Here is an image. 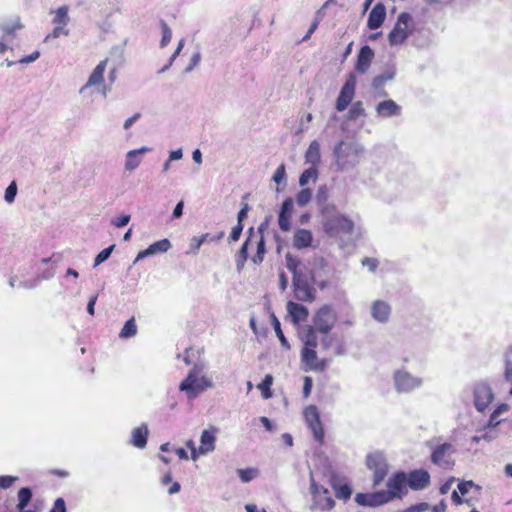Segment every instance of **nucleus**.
<instances>
[{
    "label": "nucleus",
    "mask_w": 512,
    "mask_h": 512,
    "mask_svg": "<svg viewBox=\"0 0 512 512\" xmlns=\"http://www.w3.org/2000/svg\"><path fill=\"white\" fill-rule=\"evenodd\" d=\"M407 474L403 471L395 472L387 481V490L373 493H357L355 502L360 506L376 507L391 502L395 498L401 499L407 494Z\"/></svg>",
    "instance_id": "1"
},
{
    "label": "nucleus",
    "mask_w": 512,
    "mask_h": 512,
    "mask_svg": "<svg viewBox=\"0 0 512 512\" xmlns=\"http://www.w3.org/2000/svg\"><path fill=\"white\" fill-rule=\"evenodd\" d=\"M286 267L293 274L294 295L300 301L311 302L314 300V289L310 284L313 279L311 272L305 264L291 253L285 256Z\"/></svg>",
    "instance_id": "2"
},
{
    "label": "nucleus",
    "mask_w": 512,
    "mask_h": 512,
    "mask_svg": "<svg viewBox=\"0 0 512 512\" xmlns=\"http://www.w3.org/2000/svg\"><path fill=\"white\" fill-rule=\"evenodd\" d=\"M321 224L329 237L349 235L354 229V222L340 213L333 204H325L321 208Z\"/></svg>",
    "instance_id": "3"
},
{
    "label": "nucleus",
    "mask_w": 512,
    "mask_h": 512,
    "mask_svg": "<svg viewBox=\"0 0 512 512\" xmlns=\"http://www.w3.org/2000/svg\"><path fill=\"white\" fill-rule=\"evenodd\" d=\"M205 369V363H195L179 384V390L184 392L188 399H195L202 392L214 387L213 380L205 374Z\"/></svg>",
    "instance_id": "4"
},
{
    "label": "nucleus",
    "mask_w": 512,
    "mask_h": 512,
    "mask_svg": "<svg viewBox=\"0 0 512 512\" xmlns=\"http://www.w3.org/2000/svg\"><path fill=\"white\" fill-rule=\"evenodd\" d=\"M426 446L430 450V460L435 466L443 470H451L455 466L454 455L457 449L453 443L438 436L429 439Z\"/></svg>",
    "instance_id": "5"
},
{
    "label": "nucleus",
    "mask_w": 512,
    "mask_h": 512,
    "mask_svg": "<svg viewBox=\"0 0 512 512\" xmlns=\"http://www.w3.org/2000/svg\"><path fill=\"white\" fill-rule=\"evenodd\" d=\"M301 340L304 347L301 350V361L305 371L322 372L326 369L328 362L324 358H319L316 352L318 345V336L310 330L309 333H301Z\"/></svg>",
    "instance_id": "6"
},
{
    "label": "nucleus",
    "mask_w": 512,
    "mask_h": 512,
    "mask_svg": "<svg viewBox=\"0 0 512 512\" xmlns=\"http://www.w3.org/2000/svg\"><path fill=\"white\" fill-rule=\"evenodd\" d=\"M363 153V147L356 142L340 141L334 148L335 164L341 171L355 167Z\"/></svg>",
    "instance_id": "7"
},
{
    "label": "nucleus",
    "mask_w": 512,
    "mask_h": 512,
    "mask_svg": "<svg viewBox=\"0 0 512 512\" xmlns=\"http://www.w3.org/2000/svg\"><path fill=\"white\" fill-rule=\"evenodd\" d=\"M336 322L337 315L334 309L329 305H324L314 314L312 325L307 326L301 333H309L311 330L314 335L317 333L328 334Z\"/></svg>",
    "instance_id": "8"
},
{
    "label": "nucleus",
    "mask_w": 512,
    "mask_h": 512,
    "mask_svg": "<svg viewBox=\"0 0 512 512\" xmlns=\"http://www.w3.org/2000/svg\"><path fill=\"white\" fill-rule=\"evenodd\" d=\"M310 494L312 496V502L310 510H321L330 511L335 506V501L332 498L329 490L320 485L316 480L313 472H310Z\"/></svg>",
    "instance_id": "9"
},
{
    "label": "nucleus",
    "mask_w": 512,
    "mask_h": 512,
    "mask_svg": "<svg viewBox=\"0 0 512 512\" xmlns=\"http://www.w3.org/2000/svg\"><path fill=\"white\" fill-rule=\"evenodd\" d=\"M412 31V17L407 12L398 15L393 29L388 34V41L391 46L400 45L405 42Z\"/></svg>",
    "instance_id": "10"
},
{
    "label": "nucleus",
    "mask_w": 512,
    "mask_h": 512,
    "mask_svg": "<svg viewBox=\"0 0 512 512\" xmlns=\"http://www.w3.org/2000/svg\"><path fill=\"white\" fill-rule=\"evenodd\" d=\"M366 465L369 470L373 471V486H379L389 471V465L384 454L380 451L368 454Z\"/></svg>",
    "instance_id": "11"
},
{
    "label": "nucleus",
    "mask_w": 512,
    "mask_h": 512,
    "mask_svg": "<svg viewBox=\"0 0 512 512\" xmlns=\"http://www.w3.org/2000/svg\"><path fill=\"white\" fill-rule=\"evenodd\" d=\"M394 386L399 393H409L413 390L420 388L423 384V379L412 375L405 369H398L393 374Z\"/></svg>",
    "instance_id": "12"
},
{
    "label": "nucleus",
    "mask_w": 512,
    "mask_h": 512,
    "mask_svg": "<svg viewBox=\"0 0 512 512\" xmlns=\"http://www.w3.org/2000/svg\"><path fill=\"white\" fill-rule=\"evenodd\" d=\"M473 403L478 412L483 413L494 399L491 386L484 381L477 382L472 387Z\"/></svg>",
    "instance_id": "13"
},
{
    "label": "nucleus",
    "mask_w": 512,
    "mask_h": 512,
    "mask_svg": "<svg viewBox=\"0 0 512 512\" xmlns=\"http://www.w3.org/2000/svg\"><path fill=\"white\" fill-rule=\"evenodd\" d=\"M357 79L355 74L350 73L346 79V82L342 86L338 98L336 100V109L342 112L347 109L349 104L354 98L356 89Z\"/></svg>",
    "instance_id": "14"
},
{
    "label": "nucleus",
    "mask_w": 512,
    "mask_h": 512,
    "mask_svg": "<svg viewBox=\"0 0 512 512\" xmlns=\"http://www.w3.org/2000/svg\"><path fill=\"white\" fill-rule=\"evenodd\" d=\"M304 418L308 427L311 429L315 440L319 444H322L324 441V430L317 407L310 405L305 408Z\"/></svg>",
    "instance_id": "15"
},
{
    "label": "nucleus",
    "mask_w": 512,
    "mask_h": 512,
    "mask_svg": "<svg viewBox=\"0 0 512 512\" xmlns=\"http://www.w3.org/2000/svg\"><path fill=\"white\" fill-rule=\"evenodd\" d=\"M108 59H104L100 61L96 67L93 69L91 74L88 77V80L85 85H83L79 89V93L83 94L87 89L95 86L103 85L102 95L106 97L108 88L104 85V73L107 67Z\"/></svg>",
    "instance_id": "16"
},
{
    "label": "nucleus",
    "mask_w": 512,
    "mask_h": 512,
    "mask_svg": "<svg viewBox=\"0 0 512 512\" xmlns=\"http://www.w3.org/2000/svg\"><path fill=\"white\" fill-rule=\"evenodd\" d=\"M430 474L425 469H415L407 475V485L411 490L419 491L427 488L430 484Z\"/></svg>",
    "instance_id": "17"
},
{
    "label": "nucleus",
    "mask_w": 512,
    "mask_h": 512,
    "mask_svg": "<svg viewBox=\"0 0 512 512\" xmlns=\"http://www.w3.org/2000/svg\"><path fill=\"white\" fill-rule=\"evenodd\" d=\"M152 151L151 147L143 146L138 149L129 150L125 155L124 169L128 172L136 170L143 161L146 153Z\"/></svg>",
    "instance_id": "18"
},
{
    "label": "nucleus",
    "mask_w": 512,
    "mask_h": 512,
    "mask_svg": "<svg viewBox=\"0 0 512 512\" xmlns=\"http://www.w3.org/2000/svg\"><path fill=\"white\" fill-rule=\"evenodd\" d=\"M171 248V243L168 239H161L159 241H156L148 246V248L140 251L135 260L134 264L139 262L142 259H145L150 256H154L156 254L165 253Z\"/></svg>",
    "instance_id": "19"
},
{
    "label": "nucleus",
    "mask_w": 512,
    "mask_h": 512,
    "mask_svg": "<svg viewBox=\"0 0 512 512\" xmlns=\"http://www.w3.org/2000/svg\"><path fill=\"white\" fill-rule=\"evenodd\" d=\"M324 350H332L334 356H342L346 353L344 342L336 334H324L321 339Z\"/></svg>",
    "instance_id": "20"
},
{
    "label": "nucleus",
    "mask_w": 512,
    "mask_h": 512,
    "mask_svg": "<svg viewBox=\"0 0 512 512\" xmlns=\"http://www.w3.org/2000/svg\"><path fill=\"white\" fill-rule=\"evenodd\" d=\"M217 431L218 430L216 427H210L209 429L202 431L200 437V446L198 448L199 454L205 455L215 450Z\"/></svg>",
    "instance_id": "21"
},
{
    "label": "nucleus",
    "mask_w": 512,
    "mask_h": 512,
    "mask_svg": "<svg viewBox=\"0 0 512 512\" xmlns=\"http://www.w3.org/2000/svg\"><path fill=\"white\" fill-rule=\"evenodd\" d=\"M293 200L292 198H286L280 208L278 215V224L283 232H288L291 229V217L293 213Z\"/></svg>",
    "instance_id": "22"
},
{
    "label": "nucleus",
    "mask_w": 512,
    "mask_h": 512,
    "mask_svg": "<svg viewBox=\"0 0 512 512\" xmlns=\"http://www.w3.org/2000/svg\"><path fill=\"white\" fill-rule=\"evenodd\" d=\"M374 51L370 48V46H363L357 55V60L355 63V70L360 74H365L374 59Z\"/></svg>",
    "instance_id": "23"
},
{
    "label": "nucleus",
    "mask_w": 512,
    "mask_h": 512,
    "mask_svg": "<svg viewBox=\"0 0 512 512\" xmlns=\"http://www.w3.org/2000/svg\"><path fill=\"white\" fill-rule=\"evenodd\" d=\"M391 315V306L383 300H376L371 305V316L379 323L388 322Z\"/></svg>",
    "instance_id": "24"
},
{
    "label": "nucleus",
    "mask_w": 512,
    "mask_h": 512,
    "mask_svg": "<svg viewBox=\"0 0 512 512\" xmlns=\"http://www.w3.org/2000/svg\"><path fill=\"white\" fill-rule=\"evenodd\" d=\"M329 484L335 492V496L341 500H349L352 494V489L349 484H341L340 478L337 474L331 473L329 475Z\"/></svg>",
    "instance_id": "25"
},
{
    "label": "nucleus",
    "mask_w": 512,
    "mask_h": 512,
    "mask_svg": "<svg viewBox=\"0 0 512 512\" xmlns=\"http://www.w3.org/2000/svg\"><path fill=\"white\" fill-rule=\"evenodd\" d=\"M375 110L378 116L384 118L399 116L402 112L401 106L392 99L379 102Z\"/></svg>",
    "instance_id": "26"
},
{
    "label": "nucleus",
    "mask_w": 512,
    "mask_h": 512,
    "mask_svg": "<svg viewBox=\"0 0 512 512\" xmlns=\"http://www.w3.org/2000/svg\"><path fill=\"white\" fill-rule=\"evenodd\" d=\"M386 17V8L382 3L376 4L369 13L367 26L371 30L378 29Z\"/></svg>",
    "instance_id": "27"
},
{
    "label": "nucleus",
    "mask_w": 512,
    "mask_h": 512,
    "mask_svg": "<svg viewBox=\"0 0 512 512\" xmlns=\"http://www.w3.org/2000/svg\"><path fill=\"white\" fill-rule=\"evenodd\" d=\"M148 427L145 423L132 430L130 444L136 448L143 449L147 445Z\"/></svg>",
    "instance_id": "28"
},
{
    "label": "nucleus",
    "mask_w": 512,
    "mask_h": 512,
    "mask_svg": "<svg viewBox=\"0 0 512 512\" xmlns=\"http://www.w3.org/2000/svg\"><path fill=\"white\" fill-rule=\"evenodd\" d=\"M313 241L312 232L308 229H297L293 235V246L297 249H304L311 246Z\"/></svg>",
    "instance_id": "29"
},
{
    "label": "nucleus",
    "mask_w": 512,
    "mask_h": 512,
    "mask_svg": "<svg viewBox=\"0 0 512 512\" xmlns=\"http://www.w3.org/2000/svg\"><path fill=\"white\" fill-rule=\"evenodd\" d=\"M287 311L294 323L305 321L308 317V309L293 301L287 303Z\"/></svg>",
    "instance_id": "30"
},
{
    "label": "nucleus",
    "mask_w": 512,
    "mask_h": 512,
    "mask_svg": "<svg viewBox=\"0 0 512 512\" xmlns=\"http://www.w3.org/2000/svg\"><path fill=\"white\" fill-rule=\"evenodd\" d=\"M321 160L320 154V143L317 140H313L306 152H305V162L310 164L313 167H316Z\"/></svg>",
    "instance_id": "31"
},
{
    "label": "nucleus",
    "mask_w": 512,
    "mask_h": 512,
    "mask_svg": "<svg viewBox=\"0 0 512 512\" xmlns=\"http://www.w3.org/2000/svg\"><path fill=\"white\" fill-rule=\"evenodd\" d=\"M396 69L394 66L387 67L381 74L377 75L372 80V87L374 89H379L384 86V84L395 77Z\"/></svg>",
    "instance_id": "32"
},
{
    "label": "nucleus",
    "mask_w": 512,
    "mask_h": 512,
    "mask_svg": "<svg viewBox=\"0 0 512 512\" xmlns=\"http://www.w3.org/2000/svg\"><path fill=\"white\" fill-rule=\"evenodd\" d=\"M68 12H69V7L67 5L60 6L57 9L51 11V13L54 14L52 23L54 25L66 27L68 25V23L70 22V17H69Z\"/></svg>",
    "instance_id": "33"
},
{
    "label": "nucleus",
    "mask_w": 512,
    "mask_h": 512,
    "mask_svg": "<svg viewBox=\"0 0 512 512\" xmlns=\"http://www.w3.org/2000/svg\"><path fill=\"white\" fill-rule=\"evenodd\" d=\"M504 380L511 384L509 395L512 396V346H510L504 353Z\"/></svg>",
    "instance_id": "34"
},
{
    "label": "nucleus",
    "mask_w": 512,
    "mask_h": 512,
    "mask_svg": "<svg viewBox=\"0 0 512 512\" xmlns=\"http://www.w3.org/2000/svg\"><path fill=\"white\" fill-rule=\"evenodd\" d=\"M17 499H18L17 510L22 511L23 509H27V506L32 499L31 489L28 487H23V488L19 489V491L17 493Z\"/></svg>",
    "instance_id": "35"
},
{
    "label": "nucleus",
    "mask_w": 512,
    "mask_h": 512,
    "mask_svg": "<svg viewBox=\"0 0 512 512\" xmlns=\"http://www.w3.org/2000/svg\"><path fill=\"white\" fill-rule=\"evenodd\" d=\"M137 325L134 317L127 320L119 332V338L121 339H129L134 337L137 334Z\"/></svg>",
    "instance_id": "36"
},
{
    "label": "nucleus",
    "mask_w": 512,
    "mask_h": 512,
    "mask_svg": "<svg viewBox=\"0 0 512 512\" xmlns=\"http://www.w3.org/2000/svg\"><path fill=\"white\" fill-rule=\"evenodd\" d=\"M273 383V377L270 374H267L263 381L258 385V389L261 391V394L264 399H269L272 397L271 385Z\"/></svg>",
    "instance_id": "37"
},
{
    "label": "nucleus",
    "mask_w": 512,
    "mask_h": 512,
    "mask_svg": "<svg viewBox=\"0 0 512 512\" xmlns=\"http://www.w3.org/2000/svg\"><path fill=\"white\" fill-rule=\"evenodd\" d=\"M250 241H251V238L248 237L236 256V266H237L238 270L242 269V267L244 266V263L246 262V260L248 258V244Z\"/></svg>",
    "instance_id": "38"
},
{
    "label": "nucleus",
    "mask_w": 512,
    "mask_h": 512,
    "mask_svg": "<svg viewBox=\"0 0 512 512\" xmlns=\"http://www.w3.org/2000/svg\"><path fill=\"white\" fill-rule=\"evenodd\" d=\"M318 177V171L316 167L311 166L310 168L304 170L299 178L300 186L304 187L308 184L309 180H316Z\"/></svg>",
    "instance_id": "39"
},
{
    "label": "nucleus",
    "mask_w": 512,
    "mask_h": 512,
    "mask_svg": "<svg viewBox=\"0 0 512 512\" xmlns=\"http://www.w3.org/2000/svg\"><path fill=\"white\" fill-rule=\"evenodd\" d=\"M365 115V110L363 108V104L361 101H357L352 104L350 110L348 111V118L350 120H356L361 116Z\"/></svg>",
    "instance_id": "40"
},
{
    "label": "nucleus",
    "mask_w": 512,
    "mask_h": 512,
    "mask_svg": "<svg viewBox=\"0 0 512 512\" xmlns=\"http://www.w3.org/2000/svg\"><path fill=\"white\" fill-rule=\"evenodd\" d=\"M272 324H273L275 333L281 342V345L285 348H289L290 347L289 343H288L287 339L285 338L283 331L281 329V326H280V322L275 315L272 316Z\"/></svg>",
    "instance_id": "41"
},
{
    "label": "nucleus",
    "mask_w": 512,
    "mask_h": 512,
    "mask_svg": "<svg viewBox=\"0 0 512 512\" xmlns=\"http://www.w3.org/2000/svg\"><path fill=\"white\" fill-rule=\"evenodd\" d=\"M265 242L263 236H260V239L257 241V253L252 257V261L254 264H260L265 255Z\"/></svg>",
    "instance_id": "42"
},
{
    "label": "nucleus",
    "mask_w": 512,
    "mask_h": 512,
    "mask_svg": "<svg viewBox=\"0 0 512 512\" xmlns=\"http://www.w3.org/2000/svg\"><path fill=\"white\" fill-rule=\"evenodd\" d=\"M312 198V192L308 188L302 189L296 196V202L299 206H305L310 202Z\"/></svg>",
    "instance_id": "43"
},
{
    "label": "nucleus",
    "mask_w": 512,
    "mask_h": 512,
    "mask_svg": "<svg viewBox=\"0 0 512 512\" xmlns=\"http://www.w3.org/2000/svg\"><path fill=\"white\" fill-rule=\"evenodd\" d=\"M115 245H111L105 249H103L94 259V267H97L101 263L105 262L111 255L114 250Z\"/></svg>",
    "instance_id": "44"
},
{
    "label": "nucleus",
    "mask_w": 512,
    "mask_h": 512,
    "mask_svg": "<svg viewBox=\"0 0 512 512\" xmlns=\"http://www.w3.org/2000/svg\"><path fill=\"white\" fill-rule=\"evenodd\" d=\"M237 473L243 483L250 482L257 474L256 469L246 468V469H238Z\"/></svg>",
    "instance_id": "45"
},
{
    "label": "nucleus",
    "mask_w": 512,
    "mask_h": 512,
    "mask_svg": "<svg viewBox=\"0 0 512 512\" xmlns=\"http://www.w3.org/2000/svg\"><path fill=\"white\" fill-rule=\"evenodd\" d=\"M17 194V184L12 181L5 190L4 198L8 203H13Z\"/></svg>",
    "instance_id": "46"
},
{
    "label": "nucleus",
    "mask_w": 512,
    "mask_h": 512,
    "mask_svg": "<svg viewBox=\"0 0 512 512\" xmlns=\"http://www.w3.org/2000/svg\"><path fill=\"white\" fill-rule=\"evenodd\" d=\"M61 35L68 36L69 30L66 27L54 25L52 32L45 37L44 41L47 42L49 39L58 38Z\"/></svg>",
    "instance_id": "47"
},
{
    "label": "nucleus",
    "mask_w": 512,
    "mask_h": 512,
    "mask_svg": "<svg viewBox=\"0 0 512 512\" xmlns=\"http://www.w3.org/2000/svg\"><path fill=\"white\" fill-rule=\"evenodd\" d=\"M471 488H476L478 491L481 489V487L476 485L472 480L461 481L458 483V490L462 495L467 494Z\"/></svg>",
    "instance_id": "48"
},
{
    "label": "nucleus",
    "mask_w": 512,
    "mask_h": 512,
    "mask_svg": "<svg viewBox=\"0 0 512 512\" xmlns=\"http://www.w3.org/2000/svg\"><path fill=\"white\" fill-rule=\"evenodd\" d=\"M161 25H162V38L160 41V46L165 47L171 41L172 31L165 22H162Z\"/></svg>",
    "instance_id": "49"
},
{
    "label": "nucleus",
    "mask_w": 512,
    "mask_h": 512,
    "mask_svg": "<svg viewBox=\"0 0 512 512\" xmlns=\"http://www.w3.org/2000/svg\"><path fill=\"white\" fill-rule=\"evenodd\" d=\"M209 234H203L199 237H193L190 243L191 249L194 253H197L201 245L208 239Z\"/></svg>",
    "instance_id": "50"
},
{
    "label": "nucleus",
    "mask_w": 512,
    "mask_h": 512,
    "mask_svg": "<svg viewBox=\"0 0 512 512\" xmlns=\"http://www.w3.org/2000/svg\"><path fill=\"white\" fill-rule=\"evenodd\" d=\"M201 61V53L200 51H196L192 54L189 65L185 68L186 73H190L194 70L195 67L199 65Z\"/></svg>",
    "instance_id": "51"
},
{
    "label": "nucleus",
    "mask_w": 512,
    "mask_h": 512,
    "mask_svg": "<svg viewBox=\"0 0 512 512\" xmlns=\"http://www.w3.org/2000/svg\"><path fill=\"white\" fill-rule=\"evenodd\" d=\"M17 480H18V477H16V476H10V475L0 476V489L10 488Z\"/></svg>",
    "instance_id": "52"
},
{
    "label": "nucleus",
    "mask_w": 512,
    "mask_h": 512,
    "mask_svg": "<svg viewBox=\"0 0 512 512\" xmlns=\"http://www.w3.org/2000/svg\"><path fill=\"white\" fill-rule=\"evenodd\" d=\"M285 178H286L285 166H284V164H281L275 170L272 179L274 182L280 184L281 182H283L285 180Z\"/></svg>",
    "instance_id": "53"
},
{
    "label": "nucleus",
    "mask_w": 512,
    "mask_h": 512,
    "mask_svg": "<svg viewBox=\"0 0 512 512\" xmlns=\"http://www.w3.org/2000/svg\"><path fill=\"white\" fill-rule=\"evenodd\" d=\"M130 221V215L128 214H122L119 217L113 219L111 221L112 225H114L117 228L126 226Z\"/></svg>",
    "instance_id": "54"
},
{
    "label": "nucleus",
    "mask_w": 512,
    "mask_h": 512,
    "mask_svg": "<svg viewBox=\"0 0 512 512\" xmlns=\"http://www.w3.org/2000/svg\"><path fill=\"white\" fill-rule=\"evenodd\" d=\"M316 199L319 204L326 203L328 199V189L325 185L320 186L316 193Z\"/></svg>",
    "instance_id": "55"
},
{
    "label": "nucleus",
    "mask_w": 512,
    "mask_h": 512,
    "mask_svg": "<svg viewBox=\"0 0 512 512\" xmlns=\"http://www.w3.org/2000/svg\"><path fill=\"white\" fill-rule=\"evenodd\" d=\"M429 509V504L426 502L417 503L407 508L406 512H425Z\"/></svg>",
    "instance_id": "56"
},
{
    "label": "nucleus",
    "mask_w": 512,
    "mask_h": 512,
    "mask_svg": "<svg viewBox=\"0 0 512 512\" xmlns=\"http://www.w3.org/2000/svg\"><path fill=\"white\" fill-rule=\"evenodd\" d=\"M50 512H67L64 499L57 498Z\"/></svg>",
    "instance_id": "57"
},
{
    "label": "nucleus",
    "mask_w": 512,
    "mask_h": 512,
    "mask_svg": "<svg viewBox=\"0 0 512 512\" xmlns=\"http://www.w3.org/2000/svg\"><path fill=\"white\" fill-rule=\"evenodd\" d=\"M362 265L368 267L371 272H374L378 267V261L375 258L366 257L362 260Z\"/></svg>",
    "instance_id": "58"
},
{
    "label": "nucleus",
    "mask_w": 512,
    "mask_h": 512,
    "mask_svg": "<svg viewBox=\"0 0 512 512\" xmlns=\"http://www.w3.org/2000/svg\"><path fill=\"white\" fill-rule=\"evenodd\" d=\"M242 230H243V225L240 223H237V225L232 228V231L229 236L230 240L237 241L240 238Z\"/></svg>",
    "instance_id": "59"
},
{
    "label": "nucleus",
    "mask_w": 512,
    "mask_h": 512,
    "mask_svg": "<svg viewBox=\"0 0 512 512\" xmlns=\"http://www.w3.org/2000/svg\"><path fill=\"white\" fill-rule=\"evenodd\" d=\"M40 56V52L39 51H34L33 53H31L30 55H27V56H24L22 57L20 60H19V63L21 64H29V63H32L34 62L35 60H37Z\"/></svg>",
    "instance_id": "60"
},
{
    "label": "nucleus",
    "mask_w": 512,
    "mask_h": 512,
    "mask_svg": "<svg viewBox=\"0 0 512 512\" xmlns=\"http://www.w3.org/2000/svg\"><path fill=\"white\" fill-rule=\"evenodd\" d=\"M313 386V381L311 377H304V385H303V395L304 397H308L311 393V389Z\"/></svg>",
    "instance_id": "61"
},
{
    "label": "nucleus",
    "mask_w": 512,
    "mask_h": 512,
    "mask_svg": "<svg viewBox=\"0 0 512 512\" xmlns=\"http://www.w3.org/2000/svg\"><path fill=\"white\" fill-rule=\"evenodd\" d=\"M500 422L501 420H498V415L492 412L485 428H495L497 425L500 424Z\"/></svg>",
    "instance_id": "62"
},
{
    "label": "nucleus",
    "mask_w": 512,
    "mask_h": 512,
    "mask_svg": "<svg viewBox=\"0 0 512 512\" xmlns=\"http://www.w3.org/2000/svg\"><path fill=\"white\" fill-rule=\"evenodd\" d=\"M248 210L249 205L247 203H243V206L237 215L238 223L242 224V221L247 217Z\"/></svg>",
    "instance_id": "63"
},
{
    "label": "nucleus",
    "mask_w": 512,
    "mask_h": 512,
    "mask_svg": "<svg viewBox=\"0 0 512 512\" xmlns=\"http://www.w3.org/2000/svg\"><path fill=\"white\" fill-rule=\"evenodd\" d=\"M183 207H184V202L183 201H180L176 204L174 210H173V213H172V217L174 219H177V218H180L183 214Z\"/></svg>",
    "instance_id": "64"
}]
</instances>
